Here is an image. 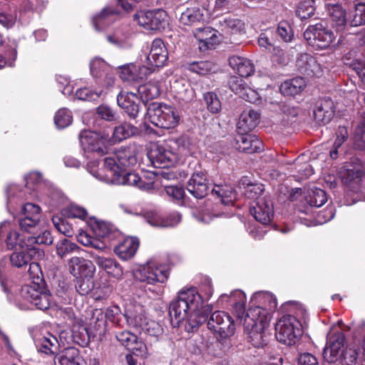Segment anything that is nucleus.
<instances>
[{
	"label": "nucleus",
	"mask_w": 365,
	"mask_h": 365,
	"mask_svg": "<svg viewBox=\"0 0 365 365\" xmlns=\"http://www.w3.org/2000/svg\"><path fill=\"white\" fill-rule=\"evenodd\" d=\"M134 20L147 31H161L169 25L167 12L160 9L140 11L135 14Z\"/></svg>",
	"instance_id": "6e6552de"
},
{
	"label": "nucleus",
	"mask_w": 365,
	"mask_h": 365,
	"mask_svg": "<svg viewBox=\"0 0 365 365\" xmlns=\"http://www.w3.org/2000/svg\"><path fill=\"white\" fill-rule=\"evenodd\" d=\"M20 297L40 310L48 309L52 302L50 292L39 290L38 286L36 284L22 286L20 290Z\"/></svg>",
	"instance_id": "f8f14e48"
},
{
	"label": "nucleus",
	"mask_w": 365,
	"mask_h": 365,
	"mask_svg": "<svg viewBox=\"0 0 365 365\" xmlns=\"http://www.w3.org/2000/svg\"><path fill=\"white\" fill-rule=\"evenodd\" d=\"M189 70L199 75H206L215 72V66L210 61H196L189 65Z\"/></svg>",
	"instance_id": "5fc2aeb1"
},
{
	"label": "nucleus",
	"mask_w": 365,
	"mask_h": 365,
	"mask_svg": "<svg viewBox=\"0 0 365 365\" xmlns=\"http://www.w3.org/2000/svg\"><path fill=\"white\" fill-rule=\"evenodd\" d=\"M229 63L241 77L250 76L255 72L253 63L246 58L233 56L229 58Z\"/></svg>",
	"instance_id": "f704fd0d"
},
{
	"label": "nucleus",
	"mask_w": 365,
	"mask_h": 365,
	"mask_svg": "<svg viewBox=\"0 0 365 365\" xmlns=\"http://www.w3.org/2000/svg\"><path fill=\"white\" fill-rule=\"evenodd\" d=\"M146 115L152 124L164 129L175 128L180 120L179 112L175 108L157 102L148 105Z\"/></svg>",
	"instance_id": "20e7f679"
},
{
	"label": "nucleus",
	"mask_w": 365,
	"mask_h": 365,
	"mask_svg": "<svg viewBox=\"0 0 365 365\" xmlns=\"http://www.w3.org/2000/svg\"><path fill=\"white\" fill-rule=\"evenodd\" d=\"M361 355L359 350L354 347L351 343L349 346L341 353V356L339 359L341 360L344 365H354L356 363L357 358Z\"/></svg>",
	"instance_id": "4d7b16f0"
},
{
	"label": "nucleus",
	"mask_w": 365,
	"mask_h": 365,
	"mask_svg": "<svg viewBox=\"0 0 365 365\" xmlns=\"http://www.w3.org/2000/svg\"><path fill=\"white\" fill-rule=\"evenodd\" d=\"M36 346L38 351L47 355L55 354L58 350V342L56 336L51 334L38 338L36 341Z\"/></svg>",
	"instance_id": "ea45409f"
},
{
	"label": "nucleus",
	"mask_w": 365,
	"mask_h": 365,
	"mask_svg": "<svg viewBox=\"0 0 365 365\" xmlns=\"http://www.w3.org/2000/svg\"><path fill=\"white\" fill-rule=\"evenodd\" d=\"M260 114L252 109L244 110L237 125L238 133H249L255 129L259 122Z\"/></svg>",
	"instance_id": "cd10ccee"
},
{
	"label": "nucleus",
	"mask_w": 365,
	"mask_h": 365,
	"mask_svg": "<svg viewBox=\"0 0 365 365\" xmlns=\"http://www.w3.org/2000/svg\"><path fill=\"white\" fill-rule=\"evenodd\" d=\"M263 193L264 185L260 183L248 184L245 192L247 197L255 199V201H257L259 198H269L266 195L262 196Z\"/></svg>",
	"instance_id": "052dcab7"
},
{
	"label": "nucleus",
	"mask_w": 365,
	"mask_h": 365,
	"mask_svg": "<svg viewBox=\"0 0 365 365\" xmlns=\"http://www.w3.org/2000/svg\"><path fill=\"white\" fill-rule=\"evenodd\" d=\"M239 319L255 346L260 347L266 344L265 330L271 319L269 311L262 306L252 305L246 315Z\"/></svg>",
	"instance_id": "7ed1b4c3"
},
{
	"label": "nucleus",
	"mask_w": 365,
	"mask_h": 365,
	"mask_svg": "<svg viewBox=\"0 0 365 365\" xmlns=\"http://www.w3.org/2000/svg\"><path fill=\"white\" fill-rule=\"evenodd\" d=\"M334 115V102L330 99H323L317 102L314 110L315 120L319 123H328Z\"/></svg>",
	"instance_id": "c756f323"
},
{
	"label": "nucleus",
	"mask_w": 365,
	"mask_h": 365,
	"mask_svg": "<svg viewBox=\"0 0 365 365\" xmlns=\"http://www.w3.org/2000/svg\"><path fill=\"white\" fill-rule=\"evenodd\" d=\"M56 253L58 256L63 258L73 253H79L81 247L76 243L67 240L63 239L57 242L56 245Z\"/></svg>",
	"instance_id": "a18cd8bd"
},
{
	"label": "nucleus",
	"mask_w": 365,
	"mask_h": 365,
	"mask_svg": "<svg viewBox=\"0 0 365 365\" xmlns=\"http://www.w3.org/2000/svg\"><path fill=\"white\" fill-rule=\"evenodd\" d=\"M332 26L338 31H342L346 25V11L338 4H325Z\"/></svg>",
	"instance_id": "2f4dec72"
},
{
	"label": "nucleus",
	"mask_w": 365,
	"mask_h": 365,
	"mask_svg": "<svg viewBox=\"0 0 365 365\" xmlns=\"http://www.w3.org/2000/svg\"><path fill=\"white\" fill-rule=\"evenodd\" d=\"M207 327L221 341L233 336L236 329L232 317L227 312L221 311L212 314L207 322Z\"/></svg>",
	"instance_id": "9d476101"
},
{
	"label": "nucleus",
	"mask_w": 365,
	"mask_h": 365,
	"mask_svg": "<svg viewBox=\"0 0 365 365\" xmlns=\"http://www.w3.org/2000/svg\"><path fill=\"white\" fill-rule=\"evenodd\" d=\"M115 336L118 341L127 349H129L138 337L135 334L127 330L115 332Z\"/></svg>",
	"instance_id": "0e129e2a"
},
{
	"label": "nucleus",
	"mask_w": 365,
	"mask_h": 365,
	"mask_svg": "<svg viewBox=\"0 0 365 365\" xmlns=\"http://www.w3.org/2000/svg\"><path fill=\"white\" fill-rule=\"evenodd\" d=\"M142 147L135 143L123 146L115 152L118 165L123 168L134 166L138 160V155Z\"/></svg>",
	"instance_id": "dca6fc26"
},
{
	"label": "nucleus",
	"mask_w": 365,
	"mask_h": 365,
	"mask_svg": "<svg viewBox=\"0 0 365 365\" xmlns=\"http://www.w3.org/2000/svg\"><path fill=\"white\" fill-rule=\"evenodd\" d=\"M212 310L211 304L203 305L202 297L194 287L180 290L169 307L172 320L175 319L177 324L185 321L187 331H193L204 323Z\"/></svg>",
	"instance_id": "f257e3e1"
},
{
	"label": "nucleus",
	"mask_w": 365,
	"mask_h": 365,
	"mask_svg": "<svg viewBox=\"0 0 365 365\" xmlns=\"http://www.w3.org/2000/svg\"><path fill=\"white\" fill-rule=\"evenodd\" d=\"M96 114L99 118L107 121H115L118 118L116 110L106 104L100 105L96 108Z\"/></svg>",
	"instance_id": "13d9d810"
},
{
	"label": "nucleus",
	"mask_w": 365,
	"mask_h": 365,
	"mask_svg": "<svg viewBox=\"0 0 365 365\" xmlns=\"http://www.w3.org/2000/svg\"><path fill=\"white\" fill-rule=\"evenodd\" d=\"M93 262L108 275L115 279H120L123 275V269L117 261L110 257H105L92 254Z\"/></svg>",
	"instance_id": "412c9836"
},
{
	"label": "nucleus",
	"mask_w": 365,
	"mask_h": 365,
	"mask_svg": "<svg viewBox=\"0 0 365 365\" xmlns=\"http://www.w3.org/2000/svg\"><path fill=\"white\" fill-rule=\"evenodd\" d=\"M115 13L114 10L110 7H106L101 13L94 16L92 19L93 26L96 31H102L108 25V17Z\"/></svg>",
	"instance_id": "603ef678"
},
{
	"label": "nucleus",
	"mask_w": 365,
	"mask_h": 365,
	"mask_svg": "<svg viewBox=\"0 0 365 365\" xmlns=\"http://www.w3.org/2000/svg\"><path fill=\"white\" fill-rule=\"evenodd\" d=\"M327 200L325 192L320 188L312 190L310 194L307 197V202L312 207H319L322 206Z\"/></svg>",
	"instance_id": "864d4df0"
},
{
	"label": "nucleus",
	"mask_w": 365,
	"mask_h": 365,
	"mask_svg": "<svg viewBox=\"0 0 365 365\" xmlns=\"http://www.w3.org/2000/svg\"><path fill=\"white\" fill-rule=\"evenodd\" d=\"M277 34L282 40L285 42H290L294 37L292 28L287 21H281L279 23Z\"/></svg>",
	"instance_id": "774afa93"
},
{
	"label": "nucleus",
	"mask_w": 365,
	"mask_h": 365,
	"mask_svg": "<svg viewBox=\"0 0 365 365\" xmlns=\"http://www.w3.org/2000/svg\"><path fill=\"white\" fill-rule=\"evenodd\" d=\"M170 145L174 150L178 161L183 157L190 155L193 153L194 145L191 143L190 140L187 136H180L176 138L169 139Z\"/></svg>",
	"instance_id": "72a5a7b5"
},
{
	"label": "nucleus",
	"mask_w": 365,
	"mask_h": 365,
	"mask_svg": "<svg viewBox=\"0 0 365 365\" xmlns=\"http://www.w3.org/2000/svg\"><path fill=\"white\" fill-rule=\"evenodd\" d=\"M138 133V129L137 127L125 122L114 128L113 135L110 138V141L111 145H113Z\"/></svg>",
	"instance_id": "4c0bfd02"
},
{
	"label": "nucleus",
	"mask_w": 365,
	"mask_h": 365,
	"mask_svg": "<svg viewBox=\"0 0 365 365\" xmlns=\"http://www.w3.org/2000/svg\"><path fill=\"white\" fill-rule=\"evenodd\" d=\"M72 334L74 341L81 346H86L90 336L86 327L83 325H74L72 328Z\"/></svg>",
	"instance_id": "3c124183"
},
{
	"label": "nucleus",
	"mask_w": 365,
	"mask_h": 365,
	"mask_svg": "<svg viewBox=\"0 0 365 365\" xmlns=\"http://www.w3.org/2000/svg\"><path fill=\"white\" fill-rule=\"evenodd\" d=\"M124 317L130 326L140 329H142L148 320L145 315V310L140 304L128 307Z\"/></svg>",
	"instance_id": "7c9ffc66"
},
{
	"label": "nucleus",
	"mask_w": 365,
	"mask_h": 365,
	"mask_svg": "<svg viewBox=\"0 0 365 365\" xmlns=\"http://www.w3.org/2000/svg\"><path fill=\"white\" fill-rule=\"evenodd\" d=\"M148 155L155 168L169 167L178 162L177 155L169 140L151 145Z\"/></svg>",
	"instance_id": "1a4fd4ad"
},
{
	"label": "nucleus",
	"mask_w": 365,
	"mask_h": 365,
	"mask_svg": "<svg viewBox=\"0 0 365 365\" xmlns=\"http://www.w3.org/2000/svg\"><path fill=\"white\" fill-rule=\"evenodd\" d=\"M299 71L308 76L319 77L323 71L316 58L308 53H302L297 60Z\"/></svg>",
	"instance_id": "6ab92c4d"
},
{
	"label": "nucleus",
	"mask_w": 365,
	"mask_h": 365,
	"mask_svg": "<svg viewBox=\"0 0 365 365\" xmlns=\"http://www.w3.org/2000/svg\"><path fill=\"white\" fill-rule=\"evenodd\" d=\"M139 240L133 237H128L114 248V252L123 260L132 258L139 247Z\"/></svg>",
	"instance_id": "c85d7f7f"
},
{
	"label": "nucleus",
	"mask_w": 365,
	"mask_h": 365,
	"mask_svg": "<svg viewBox=\"0 0 365 365\" xmlns=\"http://www.w3.org/2000/svg\"><path fill=\"white\" fill-rule=\"evenodd\" d=\"M73 117L70 110L66 108L59 109L54 117V122L57 128H65L72 123Z\"/></svg>",
	"instance_id": "6e6d98bb"
},
{
	"label": "nucleus",
	"mask_w": 365,
	"mask_h": 365,
	"mask_svg": "<svg viewBox=\"0 0 365 365\" xmlns=\"http://www.w3.org/2000/svg\"><path fill=\"white\" fill-rule=\"evenodd\" d=\"M207 109L212 113H217L221 110V103L217 94L214 92H207L204 94Z\"/></svg>",
	"instance_id": "69168bd1"
},
{
	"label": "nucleus",
	"mask_w": 365,
	"mask_h": 365,
	"mask_svg": "<svg viewBox=\"0 0 365 365\" xmlns=\"http://www.w3.org/2000/svg\"><path fill=\"white\" fill-rule=\"evenodd\" d=\"M26 240L29 247H35L34 245H51L53 242V237L48 230H40L36 235L26 237Z\"/></svg>",
	"instance_id": "09e8293b"
},
{
	"label": "nucleus",
	"mask_w": 365,
	"mask_h": 365,
	"mask_svg": "<svg viewBox=\"0 0 365 365\" xmlns=\"http://www.w3.org/2000/svg\"><path fill=\"white\" fill-rule=\"evenodd\" d=\"M250 213L262 225H268L274 217V207L269 198H259L250 207Z\"/></svg>",
	"instance_id": "4468645a"
},
{
	"label": "nucleus",
	"mask_w": 365,
	"mask_h": 365,
	"mask_svg": "<svg viewBox=\"0 0 365 365\" xmlns=\"http://www.w3.org/2000/svg\"><path fill=\"white\" fill-rule=\"evenodd\" d=\"M354 140L359 149L365 147V117L359 123L354 130Z\"/></svg>",
	"instance_id": "e2e57ef3"
},
{
	"label": "nucleus",
	"mask_w": 365,
	"mask_h": 365,
	"mask_svg": "<svg viewBox=\"0 0 365 365\" xmlns=\"http://www.w3.org/2000/svg\"><path fill=\"white\" fill-rule=\"evenodd\" d=\"M252 306H262L269 312L270 314L277 307L274 296L267 292H258L255 293L251 298Z\"/></svg>",
	"instance_id": "e433bc0d"
},
{
	"label": "nucleus",
	"mask_w": 365,
	"mask_h": 365,
	"mask_svg": "<svg viewBox=\"0 0 365 365\" xmlns=\"http://www.w3.org/2000/svg\"><path fill=\"white\" fill-rule=\"evenodd\" d=\"M304 37L310 46L319 49L329 48L336 38L334 32L322 21L309 25L304 32Z\"/></svg>",
	"instance_id": "0eeeda50"
},
{
	"label": "nucleus",
	"mask_w": 365,
	"mask_h": 365,
	"mask_svg": "<svg viewBox=\"0 0 365 365\" xmlns=\"http://www.w3.org/2000/svg\"><path fill=\"white\" fill-rule=\"evenodd\" d=\"M56 360L60 365H84L78 351L74 348L66 349L56 358Z\"/></svg>",
	"instance_id": "79ce46f5"
},
{
	"label": "nucleus",
	"mask_w": 365,
	"mask_h": 365,
	"mask_svg": "<svg viewBox=\"0 0 365 365\" xmlns=\"http://www.w3.org/2000/svg\"><path fill=\"white\" fill-rule=\"evenodd\" d=\"M117 102L130 118H135L141 109L140 100L133 92L120 93L117 96Z\"/></svg>",
	"instance_id": "f3484780"
},
{
	"label": "nucleus",
	"mask_w": 365,
	"mask_h": 365,
	"mask_svg": "<svg viewBox=\"0 0 365 365\" xmlns=\"http://www.w3.org/2000/svg\"><path fill=\"white\" fill-rule=\"evenodd\" d=\"M130 353L140 358H145L149 355L146 344L138 337L128 349Z\"/></svg>",
	"instance_id": "338daca9"
},
{
	"label": "nucleus",
	"mask_w": 365,
	"mask_h": 365,
	"mask_svg": "<svg viewBox=\"0 0 365 365\" xmlns=\"http://www.w3.org/2000/svg\"><path fill=\"white\" fill-rule=\"evenodd\" d=\"M19 224L23 232L31 234V235L37 234L41 228V220H33L28 217H21Z\"/></svg>",
	"instance_id": "8fccbe9b"
},
{
	"label": "nucleus",
	"mask_w": 365,
	"mask_h": 365,
	"mask_svg": "<svg viewBox=\"0 0 365 365\" xmlns=\"http://www.w3.org/2000/svg\"><path fill=\"white\" fill-rule=\"evenodd\" d=\"M3 230H5L7 232L5 243L8 250H12L17 246L23 249L29 245L26 237H21L20 233L16 229L11 228L9 223L6 222L0 225V242L2 240L1 232H4Z\"/></svg>",
	"instance_id": "a878e982"
},
{
	"label": "nucleus",
	"mask_w": 365,
	"mask_h": 365,
	"mask_svg": "<svg viewBox=\"0 0 365 365\" xmlns=\"http://www.w3.org/2000/svg\"><path fill=\"white\" fill-rule=\"evenodd\" d=\"M41 250L26 245L21 251L13 252L10 256V262L13 267L21 268L27 266L36 255L41 256Z\"/></svg>",
	"instance_id": "bb28decb"
},
{
	"label": "nucleus",
	"mask_w": 365,
	"mask_h": 365,
	"mask_svg": "<svg viewBox=\"0 0 365 365\" xmlns=\"http://www.w3.org/2000/svg\"><path fill=\"white\" fill-rule=\"evenodd\" d=\"M277 339L287 346L294 344L302 335V324L294 316L282 317L275 326Z\"/></svg>",
	"instance_id": "423d86ee"
},
{
	"label": "nucleus",
	"mask_w": 365,
	"mask_h": 365,
	"mask_svg": "<svg viewBox=\"0 0 365 365\" xmlns=\"http://www.w3.org/2000/svg\"><path fill=\"white\" fill-rule=\"evenodd\" d=\"M17 42L14 39L4 38L0 35V48L4 56L0 54V69L6 65L14 66L17 56Z\"/></svg>",
	"instance_id": "a211bd4d"
},
{
	"label": "nucleus",
	"mask_w": 365,
	"mask_h": 365,
	"mask_svg": "<svg viewBox=\"0 0 365 365\" xmlns=\"http://www.w3.org/2000/svg\"><path fill=\"white\" fill-rule=\"evenodd\" d=\"M181 221V215L178 212H173L166 217L153 216L149 217L148 222L152 226L168 227L177 225Z\"/></svg>",
	"instance_id": "37998d69"
},
{
	"label": "nucleus",
	"mask_w": 365,
	"mask_h": 365,
	"mask_svg": "<svg viewBox=\"0 0 365 365\" xmlns=\"http://www.w3.org/2000/svg\"><path fill=\"white\" fill-rule=\"evenodd\" d=\"M315 12L314 0H306L302 2L297 11V16L301 19H307L312 17Z\"/></svg>",
	"instance_id": "bf43d9fd"
},
{
	"label": "nucleus",
	"mask_w": 365,
	"mask_h": 365,
	"mask_svg": "<svg viewBox=\"0 0 365 365\" xmlns=\"http://www.w3.org/2000/svg\"><path fill=\"white\" fill-rule=\"evenodd\" d=\"M170 91L175 98L189 101L194 97V91L192 89L190 83L182 78H173L170 81Z\"/></svg>",
	"instance_id": "4be33fe9"
},
{
	"label": "nucleus",
	"mask_w": 365,
	"mask_h": 365,
	"mask_svg": "<svg viewBox=\"0 0 365 365\" xmlns=\"http://www.w3.org/2000/svg\"><path fill=\"white\" fill-rule=\"evenodd\" d=\"M80 144L85 152L93 153L98 156L108 153L111 145L108 133L83 130L79 134Z\"/></svg>",
	"instance_id": "39448f33"
},
{
	"label": "nucleus",
	"mask_w": 365,
	"mask_h": 365,
	"mask_svg": "<svg viewBox=\"0 0 365 365\" xmlns=\"http://www.w3.org/2000/svg\"><path fill=\"white\" fill-rule=\"evenodd\" d=\"M97 161H90L87 164L88 171L96 179L108 184L135 186L140 190L148 191L153 189V182L145 181L136 173H126L118 165L112 158L104 159V166L96 168Z\"/></svg>",
	"instance_id": "f03ea898"
},
{
	"label": "nucleus",
	"mask_w": 365,
	"mask_h": 365,
	"mask_svg": "<svg viewBox=\"0 0 365 365\" xmlns=\"http://www.w3.org/2000/svg\"><path fill=\"white\" fill-rule=\"evenodd\" d=\"M68 266L70 273L76 278H91L96 269L91 261L80 257H72Z\"/></svg>",
	"instance_id": "2eb2a0df"
},
{
	"label": "nucleus",
	"mask_w": 365,
	"mask_h": 365,
	"mask_svg": "<svg viewBox=\"0 0 365 365\" xmlns=\"http://www.w3.org/2000/svg\"><path fill=\"white\" fill-rule=\"evenodd\" d=\"M220 300L221 302L226 301L233 309V312L236 317L242 318L245 314L246 304V295L240 290H234L230 295L223 294L220 295Z\"/></svg>",
	"instance_id": "393cba45"
},
{
	"label": "nucleus",
	"mask_w": 365,
	"mask_h": 365,
	"mask_svg": "<svg viewBox=\"0 0 365 365\" xmlns=\"http://www.w3.org/2000/svg\"><path fill=\"white\" fill-rule=\"evenodd\" d=\"M110 68V66L100 58H94L90 63L91 74L95 79L101 80L103 74Z\"/></svg>",
	"instance_id": "de8ad7c7"
},
{
	"label": "nucleus",
	"mask_w": 365,
	"mask_h": 365,
	"mask_svg": "<svg viewBox=\"0 0 365 365\" xmlns=\"http://www.w3.org/2000/svg\"><path fill=\"white\" fill-rule=\"evenodd\" d=\"M341 181L353 189L359 188L365 182L364 173L360 169H345L341 172Z\"/></svg>",
	"instance_id": "c9c22d12"
},
{
	"label": "nucleus",
	"mask_w": 365,
	"mask_h": 365,
	"mask_svg": "<svg viewBox=\"0 0 365 365\" xmlns=\"http://www.w3.org/2000/svg\"><path fill=\"white\" fill-rule=\"evenodd\" d=\"M305 86L306 82L303 78L296 77L282 83L280 91L284 96H295L300 93Z\"/></svg>",
	"instance_id": "a19ab883"
},
{
	"label": "nucleus",
	"mask_w": 365,
	"mask_h": 365,
	"mask_svg": "<svg viewBox=\"0 0 365 365\" xmlns=\"http://www.w3.org/2000/svg\"><path fill=\"white\" fill-rule=\"evenodd\" d=\"M237 149L247 153H254L262 150V142L255 135L239 133L236 138Z\"/></svg>",
	"instance_id": "b1692460"
},
{
	"label": "nucleus",
	"mask_w": 365,
	"mask_h": 365,
	"mask_svg": "<svg viewBox=\"0 0 365 365\" xmlns=\"http://www.w3.org/2000/svg\"><path fill=\"white\" fill-rule=\"evenodd\" d=\"M204 21L203 9L198 6L187 8L182 11L179 21L181 24L188 26H197Z\"/></svg>",
	"instance_id": "473e14b6"
},
{
	"label": "nucleus",
	"mask_w": 365,
	"mask_h": 365,
	"mask_svg": "<svg viewBox=\"0 0 365 365\" xmlns=\"http://www.w3.org/2000/svg\"><path fill=\"white\" fill-rule=\"evenodd\" d=\"M345 343L344 334L341 332L329 334L326 347L324 349V357L329 363H334L339 360L344 351Z\"/></svg>",
	"instance_id": "ddd939ff"
},
{
	"label": "nucleus",
	"mask_w": 365,
	"mask_h": 365,
	"mask_svg": "<svg viewBox=\"0 0 365 365\" xmlns=\"http://www.w3.org/2000/svg\"><path fill=\"white\" fill-rule=\"evenodd\" d=\"M138 92L143 102L148 101L160 96V88L156 83H147L140 86Z\"/></svg>",
	"instance_id": "49530a36"
},
{
	"label": "nucleus",
	"mask_w": 365,
	"mask_h": 365,
	"mask_svg": "<svg viewBox=\"0 0 365 365\" xmlns=\"http://www.w3.org/2000/svg\"><path fill=\"white\" fill-rule=\"evenodd\" d=\"M187 190L192 195L198 199L207 195L208 185L205 174L202 172L193 173L187 182Z\"/></svg>",
	"instance_id": "aec40b11"
},
{
	"label": "nucleus",
	"mask_w": 365,
	"mask_h": 365,
	"mask_svg": "<svg viewBox=\"0 0 365 365\" xmlns=\"http://www.w3.org/2000/svg\"><path fill=\"white\" fill-rule=\"evenodd\" d=\"M350 24L351 26L365 24V4L359 3L356 5Z\"/></svg>",
	"instance_id": "680f3d73"
},
{
	"label": "nucleus",
	"mask_w": 365,
	"mask_h": 365,
	"mask_svg": "<svg viewBox=\"0 0 365 365\" xmlns=\"http://www.w3.org/2000/svg\"><path fill=\"white\" fill-rule=\"evenodd\" d=\"M168 59V51L163 41L160 38L155 39L150 47L147 60L152 67H161Z\"/></svg>",
	"instance_id": "5701e85b"
},
{
	"label": "nucleus",
	"mask_w": 365,
	"mask_h": 365,
	"mask_svg": "<svg viewBox=\"0 0 365 365\" xmlns=\"http://www.w3.org/2000/svg\"><path fill=\"white\" fill-rule=\"evenodd\" d=\"M215 25L222 31L230 34H237L244 29V24L242 21L235 19L224 18L219 19Z\"/></svg>",
	"instance_id": "c03bdc74"
},
{
	"label": "nucleus",
	"mask_w": 365,
	"mask_h": 365,
	"mask_svg": "<svg viewBox=\"0 0 365 365\" xmlns=\"http://www.w3.org/2000/svg\"><path fill=\"white\" fill-rule=\"evenodd\" d=\"M211 195L219 198L222 204L227 206L233 205L236 199L235 191L227 185H215L211 190Z\"/></svg>",
	"instance_id": "58836bf2"
},
{
	"label": "nucleus",
	"mask_w": 365,
	"mask_h": 365,
	"mask_svg": "<svg viewBox=\"0 0 365 365\" xmlns=\"http://www.w3.org/2000/svg\"><path fill=\"white\" fill-rule=\"evenodd\" d=\"M168 275L167 267L154 261H149L135 272L136 279L148 284L163 283L168 279Z\"/></svg>",
	"instance_id": "9b49d317"
}]
</instances>
